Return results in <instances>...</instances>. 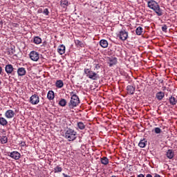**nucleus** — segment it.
Masks as SVG:
<instances>
[{"instance_id":"nucleus-40","label":"nucleus","mask_w":177,"mask_h":177,"mask_svg":"<svg viewBox=\"0 0 177 177\" xmlns=\"http://www.w3.org/2000/svg\"><path fill=\"white\" fill-rule=\"evenodd\" d=\"M2 74V66H0V75Z\"/></svg>"},{"instance_id":"nucleus-41","label":"nucleus","mask_w":177,"mask_h":177,"mask_svg":"<svg viewBox=\"0 0 177 177\" xmlns=\"http://www.w3.org/2000/svg\"><path fill=\"white\" fill-rule=\"evenodd\" d=\"M73 95H74V92L72 91V92L71 93V95L73 96Z\"/></svg>"},{"instance_id":"nucleus-32","label":"nucleus","mask_w":177,"mask_h":177,"mask_svg":"<svg viewBox=\"0 0 177 177\" xmlns=\"http://www.w3.org/2000/svg\"><path fill=\"white\" fill-rule=\"evenodd\" d=\"M16 53V49L15 48V46H12L10 47V48L8 50V55H15V53Z\"/></svg>"},{"instance_id":"nucleus-19","label":"nucleus","mask_w":177,"mask_h":177,"mask_svg":"<svg viewBox=\"0 0 177 177\" xmlns=\"http://www.w3.org/2000/svg\"><path fill=\"white\" fill-rule=\"evenodd\" d=\"M100 45L102 48H107L109 46V42L106 39H102L100 41Z\"/></svg>"},{"instance_id":"nucleus-30","label":"nucleus","mask_w":177,"mask_h":177,"mask_svg":"<svg viewBox=\"0 0 177 177\" xmlns=\"http://www.w3.org/2000/svg\"><path fill=\"white\" fill-rule=\"evenodd\" d=\"M75 44L76 45V46H80V48H84V43H82V41L76 39L75 40Z\"/></svg>"},{"instance_id":"nucleus-34","label":"nucleus","mask_w":177,"mask_h":177,"mask_svg":"<svg viewBox=\"0 0 177 177\" xmlns=\"http://www.w3.org/2000/svg\"><path fill=\"white\" fill-rule=\"evenodd\" d=\"M167 30H168V26H167L165 24L162 26V31L163 32H167Z\"/></svg>"},{"instance_id":"nucleus-42","label":"nucleus","mask_w":177,"mask_h":177,"mask_svg":"<svg viewBox=\"0 0 177 177\" xmlns=\"http://www.w3.org/2000/svg\"><path fill=\"white\" fill-rule=\"evenodd\" d=\"M39 12H42V10H41V9H39Z\"/></svg>"},{"instance_id":"nucleus-24","label":"nucleus","mask_w":177,"mask_h":177,"mask_svg":"<svg viewBox=\"0 0 177 177\" xmlns=\"http://www.w3.org/2000/svg\"><path fill=\"white\" fill-rule=\"evenodd\" d=\"M64 85L63 80H57L55 83V86L59 88H63Z\"/></svg>"},{"instance_id":"nucleus-14","label":"nucleus","mask_w":177,"mask_h":177,"mask_svg":"<svg viewBox=\"0 0 177 177\" xmlns=\"http://www.w3.org/2000/svg\"><path fill=\"white\" fill-rule=\"evenodd\" d=\"M128 95H133L135 93V86L129 85L127 87Z\"/></svg>"},{"instance_id":"nucleus-3","label":"nucleus","mask_w":177,"mask_h":177,"mask_svg":"<svg viewBox=\"0 0 177 177\" xmlns=\"http://www.w3.org/2000/svg\"><path fill=\"white\" fill-rule=\"evenodd\" d=\"M80 103H81V101H80V97L76 94H73L71 97L70 102L68 104L69 109H75V107H77V106H80Z\"/></svg>"},{"instance_id":"nucleus-12","label":"nucleus","mask_w":177,"mask_h":177,"mask_svg":"<svg viewBox=\"0 0 177 177\" xmlns=\"http://www.w3.org/2000/svg\"><path fill=\"white\" fill-rule=\"evenodd\" d=\"M27 71L25 68L21 67L17 69V74L19 77H23L26 74Z\"/></svg>"},{"instance_id":"nucleus-20","label":"nucleus","mask_w":177,"mask_h":177,"mask_svg":"<svg viewBox=\"0 0 177 177\" xmlns=\"http://www.w3.org/2000/svg\"><path fill=\"white\" fill-rule=\"evenodd\" d=\"M33 42L34 44H35L36 45H39V44L42 43V39H41V37L36 36L34 37L33 39Z\"/></svg>"},{"instance_id":"nucleus-23","label":"nucleus","mask_w":177,"mask_h":177,"mask_svg":"<svg viewBox=\"0 0 177 177\" xmlns=\"http://www.w3.org/2000/svg\"><path fill=\"white\" fill-rule=\"evenodd\" d=\"M169 103H170V104H171V106H175V104H176V103H177V100H176V98H175V97L171 96L169 97Z\"/></svg>"},{"instance_id":"nucleus-8","label":"nucleus","mask_w":177,"mask_h":177,"mask_svg":"<svg viewBox=\"0 0 177 177\" xmlns=\"http://www.w3.org/2000/svg\"><path fill=\"white\" fill-rule=\"evenodd\" d=\"M8 156L11 157V158H13L14 160H19L20 157H21V155L20 153H19V151H14L11 153H9Z\"/></svg>"},{"instance_id":"nucleus-27","label":"nucleus","mask_w":177,"mask_h":177,"mask_svg":"<svg viewBox=\"0 0 177 177\" xmlns=\"http://www.w3.org/2000/svg\"><path fill=\"white\" fill-rule=\"evenodd\" d=\"M59 104L61 106V107H64L67 104V100H66L64 98H62L59 100Z\"/></svg>"},{"instance_id":"nucleus-35","label":"nucleus","mask_w":177,"mask_h":177,"mask_svg":"<svg viewBox=\"0 0 177 177\" xmlns=\"http://www.w3.org/2000/svg\"><path fill=\"white\" fill-rule=\"evenodd\" d=\"M155 133H160L161 132V129L160 127H156L154 129Z\"/></svg>"},{"instance_id":"nucleus-37","label":"nucleus","mask_w":177,"mask_h":177,"mask_svg":"<svg viewBox=\"0 0 177 177\" xmlns=\"http://www.w3.org/2000/svg\"><path fill=\"white\" fill-rule=\"evenodd\" d=\"M62 175H63L64 177H71V176H68V175H67L64 173H63Z\"/></svg>"},{"instance_id":"nucleus-7","label":"nucleus","mask_w":177,"mask_h":177,"mask_svg":"<svg viewBox=\"0 0 177 177\" xmlns=\"http://www.w3.org/2000/svg\"><path fill=\"white\" fill-rule=\"evenodd\" d=\"M118 37L121 41H127L128 39V32L125 30H122L120 31Z\"/></svg>"},{"instance_id":"nucleus-16","label":"nucleus","mask_w":177,"mask_h":177,"mask_svg":"<svg viewBox=\"0 0 177 177\" xmlns=\"http://www.w3.org/2000/svg\"><path fill=\"white\" fill-rule=\"evenodd\" d=\"M47 99H48V100H53V99H55V92L53 91H49L48 92Z\"/></svg>"},{"instance_id":"nucleus-5","label":"nucleus","mask_w":177,"mask_h":177,"mask_svg":"<svg viewBox=\"0 0 177 177\" xmlns=\"http://www.w3.org/2000/svg\"><path fill=\"white\" fill-rule=\"evenodd\" d=\"M30 59L32 62H38L39 60V53L35 50H32L29 54Z\"/></svg>"},{"instance_id":"nucleus-28","label":"nucleus","mask_w":177,"mask_h":177,"mask_svg":"<svg viewBox=\"0 0 177 177\" xmlns=\"http://www.w3.org/2000/svg\"><path fill=\"white\" fill-rule=\"evenodd\" d=\"M0 125H2L3 127L8 125V120H6L5 118H0Z\"/></svg>"},{"instance_id":"nucleus-6","label":"nucleus","mask_w":177,"mask_h":177,"mask_svg":"<svg viewBox=\"0 0 177 177\" xmlns=\"http://www.w3.org/2000/svg\"><path fill=\"white\" fill-rule=\"evenodd\" d=\"M29 102L31 104H38V103H39V96H38V95L37 94H34L32 95L29 100Z\"/></svg>"},{"instance_id":"nucleus-29","label":"nucleus","mask_w":177,"mask_h":177,"mask_svg":"<svg viewBox=\"0 0 177 177\" xmlns=\"http://www.w3.org/2000/svg\"><path fill=\"white\" fill-rule=\"evenodd\" d=\"M142 32H143V28H142L141 26H139L136 28V34H137V35H142Z\"/></svg>"},{"instance_id":"nucleus-22","label":"nucleus","mask_w":177,"mask_h":177,"mask_svg":"<svg viewBox=\"0 0 177 177\" xmlns=\"http://www.w3.org/2000/svg\"><path fill=\"white\" fill-rule=\"evenodd\" d=\"M60 5L62 8L66 9L68 6V1L67 0H61Z\"/></svg>"},{"instance_id":"nucleus-18","label":"nucleus","mask_w":177,"mask_h":177,"mask_svg":"<svg viewBox=\"0 0 177 177\" xmlns=\"http://www.w3.org/2000/svg\"><path fill=\"white\" fill-rule=\"evenodd\" d=\"M146 145H147V141L145 138L140 140V142L138 143L139 147H141L142 149L146 147Z\"/></svg>"},{"instance_id":"nucleus-9","label":"nucleus","mask_w":177,"mask_h":177,"mask_svg":"<svg viewBox=\"0 0 177 177\" xmlns=\"http://www.w3.org/2000/svg\"><path fill=\"white\" fill-rule=\"evenodd\" d=\"M13 70H15V68H13V65L10 64L6 65L5 71L8 75L13 73Z\"/></svg>"},{"instance_id":"nucleus-10","label":"nucleus","mask_w":177,"mask_h":177,"mask_svg":"<svg viewBox=\"0 0 177 177\" xmlns=\"http://www.w3.org/2000/svg\"><path fill=\"white\" fill-rule=\"evenodd\" d=\"M108 64H109V67L115 66L117 64V59L115 57H109L108 59Z\"/></svg>"},{"instance_id":"nucleus-11","label":"nucleus","mask_w":177,"mask_h":177,"mask_svg":"<svg viewBox=\"0 0 177 177\" xmlns=\"http://www.w3.org/2000/svg\"><path fill=\"white\" fill-rule=\"evenodd\" d=\"M166 157H167L169 160H172V158L175 157V152L172 149H168L166 152Z\"/></svg>"},{"instance_id":"nucleus-17","label":"nucleus","mask_w":177,"mask_h":177,"mask_svg":"<svg viewBox=\"0 0 177 177\" xmlns=\"http://www.w3.org/2000/svg\"><path fill=\"white\" fill-rule=\"evenodd\" d=\"M165 96V93L162 91H160L156 93V99H158V100H162Z\"/></svg>"},{"instance_id":"nucleus-2","label":"nucleus","mask_w":177,"mask_h":177,"mask_svg":"<svg viewBox=\"0 0 177 177\" xmlns=\"http://www.w3.org/2000/svg\"><path fill=\"white\" fill-rule=\"evenodd\" d=\"M68 142H73L77 139V131L71 128H68L64 135Z\"/></svg>"},{"instance_id":"nucleus-36","label":"nucleus","mask_w":177,"mask_h":177,"mask_svg":"<svg viewBox=\"0 0 177 177\" xmlns=\"http://www.w3.org/2000/svg\"><path fill=\"white\" fill-rule=\"evenodd\" d=\"M95 66V70H99L100 68V66L98 64H96Z\"/></svg>"},{"instance_id":"nucleus-31","label":"nucleus","mask_w":177,"mask_h":177,"mask_svg":"<svg viewBox=\"0 0 177 177\" xmlns=\"http://www.w3.org/2000/svg\"><path fill=\"white\" fill-rule=\"evenodd\" d=\"M1 143L2 145H6V143H8V137L5 136H3L1 139Z\"/></svg>"},{"instance_id":"nucleus-25","label":"nucleus","mask_w":177,"mask_h":177,"mask_svg":"<svg viewBox=\"0 0 177 177\" xmlns=\"http://www.w3.org/2000/svg\"><path fill=\"white\" fill-rule=\"evenodd\" d=\"M62 171H63V168H62V167H60L59 165L56 166L53 169V171L55 174H59V172H62Z\"/></svg>"},{"instance_id":"nucleus-26","label":"nucleus","mask_w":177,"mask_h":177,"mask_svg":"<svg viewBox=\"0 0 177 177\" xmlns=\"http://www.w3.org/2000/svg\"><path fill=\"white\" fill-rule=\"evenodd\" d=\"M77 128H79V129H80V131H84V129H85V125L82 122H78L77 124Z\"/></svg>"},{"instance_id":"nucleus-13","label":"nucleus","mask_w":177,"mask_h":177,"mask_svg":"<svg viewBox=\"0 0 177 177\" xmlns=\"http://www.w3.org/2000/svg\"><path fill=\"white\" fill-rule=\"evenodd\" d=\"M5 115L6 117V118H13L15 117V111H13L12 110H8L6 113H5Z\"/></svg>"},{"instance_id":"nucleus-39","label":"nucleus","mask_w":177,"mask_h":177,"mask_svg":"<svg viewBox=\"0 0 177 177\" xmlns=\"http://www.w3.org/2000/svg\"><path fill=\"white\" fill-rule=\"evenodd\" d=\"M146 177H153V176H151V174H148L146 175Z\"/></svg>"},{"instance_id":"nucleus-38","label":"nucleus","mask_w":177,"mask_h":177,"mask_svg":"<svg viewBox=\"0 0 177 177\" xmlns=\"http://www.w3.org/2000/svg\"><path fill=\"white\" fill-rule=\"evenodd\" d=\"M137 177H145V175L142 174H140L138 175Z\"/></svg>"},{"instance_id":"nucleus-1","label":"nucleus","mask_w":177,"mask_h":177,"mask_svg":"<svg viewBox=\"0 0 177 177\" xmlns=\"http://www.w3.org/2000/svg\"><path fill=\"white\" fill-rule=\"evenodd\" d=\"M147 6L149 8V9H151L158 15V16H162V10L160 8V5H158V3L154 0H149L147 2Z\"/></svg>"},{"instance_id":"nucleus-15","label":"nucleus","mask_w":177,"mask_h":177,"mask_svg":"<svg viewBox=\"0 0 177 177\" xmlns=\"http://www.w3.org/2000/svg\"><path fill=\"white\" fill-rule=\"evenodd\" d=\"M57 52L59 55H64L66 53V46L64 45H61L57 48Z\"/></svg>"},{"instance_id":"nucleus-33","label":"nucleus","mask_w":177,"mask_h":177,"mask_svg":"<svg viewBox=\"0 0 177 177\" xmlns=\"http://www.w3.org/2000/svg\"><path fill=\"white\" fill-rule=\"evenodd\" d=\"M44 15L46 16H49V9L45 8L43 11Z\"/></svg>"},{"instance_id":"nucleus-4","label":"nucleus","mask_w":177,"mask_h":177,"mask_svg":"<svg viewBox=\"0 0 177 177\" xmlns=\"http://www.w3.org/2000/svg\"><path fill=\"white\" fill-rule=\"evenodd\" d=\"M84 74H86L88 78L93 80V81H96L99 78V75L89 68H84Z\"/></svg>"},{"instance_id":"nucleus-21","label":"nucleus","mask_w":177,"mask_h":177,"mask_svg":"<svg viewBox=\"0 0 177 177\" xmlns=\"http://www.w3.org/2000/svg\"><path fill=\"white\" fill-rule=\"evenodd\" d=\"M101 164L103 165H107L109 164V158L107 157H102L100 158Z\"/></svg>"}]
</instances>
